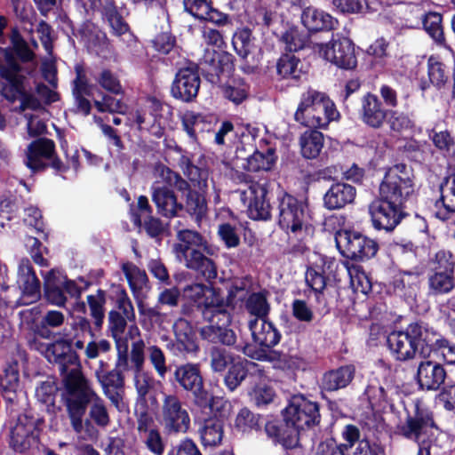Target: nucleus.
<instances>
[{
    "label": "nucleus",
    "mask_w": 455,
    "mask_h": 455,
    "mask_svg": "<svg viewBox=\"0 0 455 455\" xmlns=\"http://www.w3.org/2000/svg\"><path fill=\"white\" fill-rule=\"evenodd\" d=\"M71 342L65 339L49 344L35 342L31 347L58 367L68 393L66 405L71 426L76 433L80 434L84 430L83 418L87 405L96 395L80 371L79 359L71 347Z\"/></svg>",
    "instance_id": "obj_1"
},
{
    "label": "nucleus",
    "mask_w": 455,
    "mask_h": 455,
    "mask_svg": "<svg viewBox=\"0 0 455 455\" xmlns=\"http://www.w3.org/2000/svg\"><path fill=\"white\" fill-rule=\"evenodd\" d=\"M411 167L398 164L387 170L379 185V197L369 206L372 225L376 229L390 232L405 216V203L414 193Z\"/></svg>",
    "instance_id": "obj_2"
},
{
    "label": "nucleus",
    "mask_w": 455,
    "mask_h": 455,
    "mask_svg": "<svg viewBox=\"0 0 455 455\" xmlns=\"http://www.w3.org/2000/svg\"><path fill=\"white\" fill-rule=\"evenodd\" d=\"M203 319L209 323L200 330L201 337L209 342L221 344L226 347H233L237 351L251 356L249 346L236 345L237 336L234 330L229 328L232 323V307L230 302L214 290L205 296L200 306Z\"/></svg>",
    "instance_id": "obj_3"
},
{
    "label": "nucleus",
    "mask_w": 455,
    "mask_h": 455,
    "mask_svg": "<svg viewBox=\"0 0 455 455\" xmlns=\"http://www.w3.org/2000/svg\"><path fill=\"white\" fill-rule=\"evenodd\" d=\"M431 327L425 323H413L404 331H395L388 334L387 344L393 357L401 362L415 358H428V343Z\"/></svg>",
    "instance_id": "obj_4"
},
{
    "label": "nucleus",
    "mask_w": 455,
    "mask_h": 455,
    "mask_svg": "<svg viewBox=\"0 0 455 455\" xmlns=\"http://www.w3.org/2000/svg\"><path fill=\"white\" fill-rule=\"evenodd\" d=\"M7 66L1 71L0 93L9 101L20 100L19 111L31 109L45 114V109L33 93L28 92V77L12 54H6Z\"/></svg>",
    "instance_id": "obj_5"
},
{
    "label": "nucleus",
    "mask_w": 455,
    "mask_h": 455,
    "mask_svg": "<svg viewBox=\"0 0 455 455\" xmlns=\"http://www.w3.org/2000/svg\"><path fill=\"white\" fill-rule=\"evenodd\" d=\"M339 113L329 97L318 91L309 89L300 97L294 120L307 128H326L331 121L339 118Z\"/></svg>",
    "instance_id": "obj_6"
},
{
    "label": "nucleus",
    "mask_w": 455,
    "mask_h": 455,
    "mask_svg": "<svg viewBox=\"0 0 455 455\" xmlns=\"http://www.w3.org/2000/svg\"><path fill=\"white\" fill-rule=\"evenodd\" d=\"M175 382L183 390L191 393L194 403L201 408H212L214 397L204 388L200 366L197 363H184L177 366L173 372Z\"/></svg>",
    "instance_id": "obj_7"
},
{
    "label": "nucleus",
    "mask_w": 455,
    "mask_h": 455,
    "mask_svg": "<svg viewBox=\"0 0 455 455\" xmlns=\"http://www.w3.org/2000/svg\"><path fill=\"white\" fill-rule=\"evenodd\" d=\"M335 242L346 258L355 261L370 259L379 251V244L375 240L356 231L340 230L336 233Z\"/></svg>",
    "instance_id": "obj_8"
},
{
    "label": "nucleus",
    "mask_w": 455,
    "mask_h": 455,
    "mask_svg": "<svg viewBox=\"0 0 455 455\" xmlns=\"http://www.w3.org/2000/svg\"><path fill=\"white\" fill-rule=\"evenodd\" d=\"M435 429L436 425L432 413L416 404L413 414H409L397 427V433L418 445H423L430 443Z\"/></svg>",
    "instance_id": "obj_9"
},
{
    "label": "nucleus",
    "mask_w": 455,
    "mask_h": 455,
    "mask_svg": "<svg viewBox=\"0 0 455 455\" xmlns=\"http://www.w3.org/2000/svg\"><path fill=\"white\" fill-rule=\"evenodd\" d=\"M314 50L324 60L343 69H353L357 65L353 42L337 35L328 44H315Z\"/></svg>",
    "instance_id": "obj_10"
},
{
    "label": "nucleus",
    "mask_w": 455,
    "mask_h": 455,
    "mask_svg": "<svg viewBox=\"0 0 455 455\" xmlns=\"http://www.w3.org/2000/svg\"><path fill=\"white\" fill-rule=\"evenodd\" d=\"M160 422L168 434L186 433L190 427V417L176 395L163 397Z\"/></svg>",
    "instance_id": "obj_11"
},
{
    "label": "nucleus",
    "mask_w": 455,
    "mask_h": 455,
    "mask_svg": "<svg viewBox=\"0 0 455 455\" xmlns=\"http://www.w3.org/2000/svg\"><path fill=\"white\" fill-rule=\"evenodd\" d=\"M283 420L301 430L320 421L319 406L302 395L293 396L283 411Z\"/></svg>",
    "instance_id": "obj_12"
},
{
    "label": "nucleus",
    "mask_w": 455,
    "mask_h": 455,
    "mask_svg": "<svg viewBox=\"0 0 455 455\" xmlns=\"http://www.w3.org/2000/svg\"><path fill=\"white\" fill-rule=\"evenodd\" d=\"M240 199L247 208L248 215L252 220H267L271 217V206L267 199V190L265 185L251 182L246 189H238Z\"/></svg>",
    "instance_id": "obj_13"
},
{
    "label": "nucleus",
    "mask_w": 455,
    "mask_h": 455,
    "mask_svg": "<svg viewBox=\"0 0 455 455\" xmlns=\"http://www.w3.org/2000/svg\"><path fill=\"white\" fill-rule=\"evenodd\" d=\"M278 223L285 231L297 233L307 221L306 205L294 196L284 193L279 199Z\"/></svg>",
    "instance_id": "obj_14"
},
{
    "label": "nucleus",
    "mask_w": 455,
    "mask_h": 455,
    "mask_svg": "<svg viewBox=\"0 0 455 455\" xmlns=\"http://www.w3.org/2000/svg\"><path fill=\"white\" fill-rule=\"evenodd\" d=\"M200 68L210 83L220 84L222 77H228L233 69V56L226 52L208 49L200 61Z\"/></svg>",
    "instance_id": "obj_15"
},
{
    "label": "nucleus",
    "mask_w": 455,
    "mask_h": 455,
    "mask_svg": "<svg viewBox=\"0 0 455 455\" xmlns=\"http://www.w3.org/2000/svg\"><path fill=\"white\" fill-rule=\"evenodd\" d=\"M36 443L37 433L34 419L25 414L19 415L11 427L10 446L17 452H23Z\"/></svg>",
    "instance_id": "obj_16"
},
{
    "label": "nucleus",
    "mask_w": 455,
    "mask_h": 455,
    "mask_svg": "<svg viewBox=\"0 0 455 455\" xmlns=\"http://www.w3.org/2000/svg\"><path fill=\"white\" fill-rule=\"evenodd\" d=\"M447 371L444 366L429 358L422 359L417 368L416 381L425 391H437L444 384Z\"/></svg>",
    "instance_id": "obj_17"
},
{
    "label": "nucleus",
    "mask_w": 455,
    "mask_h": 455,
    "mask_svg": "<svg viewBox=\"0 0 455 455\" xmlns=\"http://www.w3.org/2000/svg\"><path fill=\"white\" fill-rule=\"evenodd\" d=\"M200 76L196 67L180 68L172 85V95L182 101L193 100L200 88Z\"/></svg>",
    "instance_id": "obj_18"
},
{
    "label": "nucleus",
    "mask_w": 455,
    "mask_h": 455,
    "mask_svg": "<svg viewBox=\"0 0 455 455\" xmlns=\"http://www.w3.org/2000/svg\"><path fill=\"white\" fill-rule=\"evenodd\" d=\"M107 363L100 361L99 368L95 370V376L100 383L106 396L112 403L119 408L122 402V393L124 387V375H122L116 369L106 370Z\"/></svg>",
    "instance_id": "obj_19"
},
{
    "label": "nucleus",
    "mask_w": 455,
    "mask_h": 455,
    "mask_svg": "<svg viewBox=\"0 0 455 455\" xmlns=\"http://www.w3.org/2000/svg\"><path fill=\"white\" fill-rule=\"evenodd\" d=\"M151 199L157 212L167 219L177 217L184 209L182 203L178 201L175 192L164 185L152 183L150 187Z\"/></svg>",
    "instance_id": "obj_20"
},
{
    "label": "nucleus",
    "mask_w": 455,
    "mask_h": 455,
    "mask_svg": "<svg viewBox=\"0 0 455 455\" xmlns=\"http://www.w3.org/2000/svg\"><path fill=\"white\" fill-rule=\"evenodd\" d=\"M98 11L112 35L120 37L130 33V26L124 20V6H117L115 0H98Z\"/></svg>",
    "instance_id": "obj_21"
},
{
    "label": "nucleus",
    "mask_w": 455,
    "mask_h": 455,
    "mask_svg": "<svg viewBox=\"0 0 455 455\" xmlns=\"http://www.w3.org/2000/svg\"><path fill=\"white\" fill-rule=\"evenodd\" d=\"M173 331L176 340L167 344V348L175 356L184 355H195L199 350V347L194 339L191 327L188 321L179 319L173 324Z\"/></svg>",
    "instance_id": "obj_22"
},
{
    "label": "nucleus",
    "mask_w": 455,
    "mask_h": 455,
    "mask_svg": "<svg viewBox=\"0 0 455 455\" xmlns=\"http://www.w3.org/2000/svg\"><path fill=\"white\" fill-rule=\"evenodd\" d=\"M54 149L55 145L52 140H36L28 146L24 164L33 172L43 170L52 158Z\"/></svg>",
    "instance_id": "obj_23"
},
{
    "label": "nucleus",
    "mask_w": 455,
    "mask_h": 455,
    "mask_svg": "<svg viewBox=\"0 0 455 455\" xmlns=\"http://www.w3.org/2000/svg\"><path fill=\"white\" fill-rule=\"evenodd\" d=\"M18 283L22 290V298L25 304L36 302L40 299V281L28 259H22L19 264Z\"/></svg>",
    "instance_id": "obj_24"
},
{
    "label": "nucleus",
    "mask_w": 455,
    "mask_h": 455,
    "mask_svg": "<svg viewBox=\"0 0 455 455\" xmlns=\"http://www.w3.org/2000/svg\"><path fill=\"white\" fill-rule=\"evenodd\" d=\"M389 109H385L378 96L368 92L362 99L361 118L370 127L380 128L388 115Z\"/></svg>",
    "instance_id": "obj_25"
},
{
    "label": "nucleus",
    "mask_w": 455,
    "mask_h": 455,
    "mask_svg": "<svg viewBox=\"0 0 455 455\" xmlns=\"http://www.w3.org/2000/svg\"><path fill=\"white\" fill-rule=\"evenodd\" d=\"M205 243L204 237L198 232L182 229L177 233V242L173 244V251L177 259L183 262L191 255H194L195 252H198Z\"/></svg>",
    "instance_id": "obj_26"
},
{
    "label": "nucleus",
    "mask_w": 455,
    "mask_h": 455,
    "mask_svg": "<svg viewBox=\"0 0 455 455\" xmlns=\"http://www.w3.org/2000/svg\"><path fill=\"white\" fill-rule=\"evenodd\" d=\"M248 327L251 332L254 342L267 348L276 346L281 339V333L275 326L270 323L258 318H251L248 322Z\"/></svg>",
    "instance_id": "obj_27"
},
{
    "label": "nucleus",
    "mask_w": 455,
    "mask_h": 455,
    "mask_svg": "<svg viewBox=\"0 0 455 455\" xmlns=\"http://www.w3.org/2000/svg\"><path fill=\"white\" fill-rule=\"evenodd\" d=\"M300 19L308 32L332 30L338 24V20L331 15L314 6L305 7Z\"/></svg>",
    "instance_id": "obj_28"
},
{
    "label": "nucleus",
    "mask_w": 455,
    "mask_h": 455,
    "mask_svg": "<svg viewBox=\"0 0 455 455\" xmlns=\"http://www.w3.org/2000/svg\"><path fill=\"white\" fill-rule=\"evenodd\" d=\"M355 188L347 183L332 184L323 196V205L328 210H339L354 202Z\"/></svg>",
    "instance_id": "obj_29"
},
{
    "label": "nucleus",
    "mask_w": 455,
    "mask_h": 455,
    "mask_svg": "<svg viewBox=\"0 0 455 455\" xmlns=\"http://www.w3.org/2000/svg\"><path fill=\"white\" fill-rule=\"evenodd\" d=\"M355 368L350 364L328 371L322 377L320 387L328 392L345 388L355 378Z\"/></svg>",
    "instance_id": "obj_30"
},
{
    "label": "nucleus",
    "mask_w": 455,
    "mask_h": 455,
    "mask_svg": "<svg viewBox=\"0 0 455 455\" xmlns=\"http://www.w3.org/2000/svg\"><path fill=\"white\" fill-rule=\"evenodd\" d=\"M162 111L163 107L158 102L153 104L152 111L149 113L138 111L136 113L135 121L140 129H146L155 137L161 138L164 131V124L161 114Z\"/></svg>",
    "instance_id": "obj_31"
},
{
    "label": "nucleus",
    "mask_w": 455,
    "mask_h": 455,
    "mask_svg": "<svg viewBox=\"0 0 455 455\" xmlns=\"http://www.w3.org/2000/svg\"><path fill=\"white\" fill-rule=\"evenodd\" d=\"M44 296L51 304L64 307L67 302L61 281V274L55 270L49 271L44 277Z\"/></svg>",
    "instance_id": "obj_32"
},
{
    "label": "nucleus",
    "mask_w": 455,
    "mask_h": 455,
    "mask_svg": "<svg viewBox=\"0 0 455 455\" xmlns=\"http://www.w3.org/2000/svg\"><path fill=\"white\" fill-rule=\"evenodd\" d=\"M20 386L19 370L17 363L9 364L0 374V390L9 403L17 400V391Z\"/></svg>",
    "instance_id": "obj_33"
},
{
    "label": "nucleus",
    "mask_w": 455,
    "mask_h": 455,
    "mask_svg": "<svg viewBox=\"0 0 455 455\" xmlns=\"http://www.w3.org/2000/svg\"><path fill=\"white\" fill-rule=\"evenodd\" d=\"M184 265L195 270L204 280L211 282L217 278V267L214 261L206 257L201 251L195 252L190 258L183 261Z\"/></svg>",
    "instance_id": "obj_34"
},
{
    "label": "nucleus",
    "mask_w": 455,
    "mask_h": 455,
    "mask_svg": "<svg viewBox=\"0 0 455 455\" xmlns=\"http://www.w3.org/2000/svg\"><path fill=\"white\" fill-rule=\"evenodd\" d=\"M199 434L204 446L215 447L220 445L224 436L222 420L217 418L205 419L199 429Z\"/></svg>",
    "instance_id": "obj_35"
},
{
    "label": "nucleus",
    "mask_w": 455,
    "mask_h": 455,
    "mask_svg": "<svg viewBox=\"0 0 455 455\" xmlns=\"http://www.w3.org/2000/svg\"><path fill=\"white\" fill-rule=\"evenodd\" d=\"M300 151L307 159L316 158L323 147V135L316 129L311 128L299 137Z\"/></svg>",
    "instance_id": "obj_36"
},
{
    "label": "nucleus",
    "mask_w": 455,
    "mask_h": 455,
    "mask_svg": "<svg viewBox=\"0 0 455 455\" xmlns=\"http://www.w3.org/2000/svg\"><path fill=\"white\" fill-rule=\"evenodd\" d=\"M428 343V358L432 352L440 353L444 362L455 365V344L431 328Z\"/></svg>",
    "instance_id": "obj_37"
},
{
    "label": "nucleus",
    "mask_w": 455,
    "mask_h": 455,
    "mask_svg": "<svg viewBox=\"0 0 455 455\" xmlns=\"http://www.w3.org/2000/svg\"><path fill=\"white\" fill-rule=\"evenodd\" d=\"M428 292L433 296L447 294L455 287L454 274L430 272L427 276Z\"/></svg>",
    "instance_id": "obj_38"
},
{
    "label": "nucleus",
    "mask_w": 455,
    "mask_h": 455,
    "mask_svg": "<svg viewBox=\"0 0 455 455\" xmlns=\"http://www.w3.org/2000/svg\"><path fill=\"white\" fill-rule=\"evenodd\" d=\"M244 159L243 167L249 172L269 171L275 162V149L267 148L265 153L254 151Z\"/></svg>",
    "instance_id": "obj_39"
},
{
    "label": "nucleus",
    "mask_w": 455,
    "mask_h": 455,
    "mask_svg": "<svg viewBox=\"0 0 455 455\" xmlns=\"http://www.w3.org/2000/svg\"><path fill=\"white\" fill-rule=\"evenodd\" d=\"M122 270L133 295L139 297L141 291L147 286L148 281L146 272L130 262L123 264Z\"/></svg>",
    "instance_id": "obj_40"
},
{
    "label": "nucleus",
    "mask_w": 455,
    "mask_h": 455,
    "mask_svg": "<svg viewBox=\"0 0 455 455\" xmlns=\"http://www.w3.org/2000/svg\"><path fill=\"white\" fill-rule=\"evenodd\" d=\"M244 308L251 316L260 321L267 316L270 311V305L264 293L253 292L246 299Z\"/></svg>",
    "instance_id": "obj_41"
},
{
    "label": "nucleus",
    "mask_w": 455,
    "mask_h": 455,
    "mask_svg": "<svg viewBox=\"0 0 455 455\" xmlns=\"http://www.w3.org/2000/svg\"><path fill=\"white\" fill-rule=\"evenodd\" d=\"M208 356L210 366L214 372H223L237 358L226 348L213 345L209 348Z\"/></svg>",
    "instance_id": "obj_42"
},
{
    "label": "nucleus",
    "mask_w": 455,
    "mask_h": 455,
    "mask_svg": "<svg viewBox=\"0 0 455 455\" xmlns=\"http://www.w3.org/2000/svg\"><path fill=\"white\" fill-rule=\"evenodd\" d=\"M443 17L438 12H430L422 18L423 28L429 36L439 45L445 44V36L442 25Z\"/></svg>",
    "instance_id": "obj_43"
},
{
    "label": "nucleus",
    "mask_w": 455,
    "mask_h": 455,
    "mask_svg": "<svg viewBox=\"0 0 455 455\" xmlns=\"http://www.w3.org/2000/svg\"><path fill=\"white\" fill-rule=\"evenodd\" d=\"M300 60L294 54H283L276 63L277 74L284 79H299L301 74Z\"/></svg>",
    "instance_id": "obj_44"
},
{
    "label": "nucleus",
    "mask_w": 455,
    "mask_h": 455,
    "mask_svg": "<svg viewBox=\"0 0 455 455\" xmlns=\"http://www.w3.org/2000/svg\"><path fill=\"white\" fill-rule=\"evenodd\" d=\"M247 363V360L238 357L230 364L224 379L225 385L230 391L235 390L246 378Z\"/></svg>",
    "instance_id": "obj_45"
},
{
    "label": "nucleus",
    "mask_w": 455,
    "mask_h": 455,
    "mask_svg": "<svg viewBox=\"0 0 455 455\" xmlns=\"http://www.w3.org/2000/svg\"><path fill=\"white\" fill-rule=\"evenodd\" d=\"M90 308V315L93 319L97 329L101 328L105 318L106 293L103 290H97L95 294H90L86 298Z\"/></svg>",
    "instance_id": "obj_46"
},
{
    "label": "nucleus",
    "mask_w": 455,
    "mask_h": 455,
    "mask_svg": "<svg viewBox=\"0 0 455 455\" xmlns=\"http://www.w3.org/2000/svg\"><path fill=\"white\" fill-rule=\"evenodd\" d=\"M364 395L373 410L384 409L389 403L387 391L377 380H372L368 384Z\"/></svg>",
    "instance_id": "obj_47"
},
{
    "label": "nucleus",
    "mask_w": 455,
    "mask_h": 455,
    "mask_svg": "<svg viewBox=\"0 0 455 455\" xmlns=\"http://www.w3.org/2000/svg\"><path fill=\"white\" fill-rule=\"evenodd\" d=\"M386 120L390 131L396 134L403 135L414 127V122L409 115L397 110L389 109Z\"/></svg>",
    "instance_id": "obj_48"
},
{
    "label": "nucleus",
    "mask_w": 455,
    "mask_h": 455,
    "mask_svg": "<svg viewBox=\"0 0 455 455\" xmlns=\"http://www.w3.org/2000/svg\"><path fill=\"white\" fill-rule=\"evenodd\" d=\"M134 387L140 398L146 396L156 388L160 382L156 380L151 371L144 369L135 371L133 375Z\"/></svg>",
    "instance_id": "obj_49"
},
{
    "label": "nucleus",
    "mask_w": 455,
    "mask_h": 455,
    "mask_svg": "<svg viewBox=\"0 0 455 455\" xmlns=\"http://www.w3.org/2000/svg\"><path fill=\"white\" fill-rule=\"evenodd\" d=\"M281 41L284 44L286 51L293 52L306 47L308 43V36L298 28L293 27L282 35Z\"/></svg>",
    "instance_id": "obj_50"
},
{
    "label": "nucleus",
    "mask_w": 455,
    "mask_h": 455,
    "mask_svg": "<svg viewBox=\"0 0 455 455\" xmlns=\"http://www.w3.org/2000/svg\"><path fill=\"white\" fill-rule=\"evenodd\" d=\"M146 355L157 376L164 379L168 372L164 351L156 345H148L146 348Z\"/></svg>",
    "instance_id": "obj_51"
},
{
    "label": "nucleus",
    "mask_w": 455,
    "mask_h": 455,
    "mask_svg": "<svg viewBox=\"0 0 455 455\" xmlns=\"http://www.w3.org/2000/svg\"><path fill=\"white\" fill-rule=\"evenodd\" d=\"M113 299L116 307L122 315H124L130 322L135 320V312L132 303L126 292L121 286L113 287Z\"/></svg>",
    "instance_id": "obj_52"
},
{
    "label": "nucleus",
    "mask_w": 455,
    "mask_h": 455,
    "mask_svg": "<svg viewBox=\"0 0 455 455\" xmlns=\"http://www.w3.org/2000/svg\"><path fill=\"white\" fill-rule=\"evenodd\" d=\"M260 416L247 408L239 411L235 417V427L241 432H250L259 428Z\"/></svg>",
    "instance_id": "obj_53"
},
{
    "label": "nucleus",
    "mask_w": 455,
    "mask_h": 455,
    "mask_svg": "<svg viewBox=\"0 0 455 455\" xmlns=\"http://www.w3.org/2000/svg\"><path fill=\"white\" fill-rule=\"evenodd\" d=\"M441 201L448 212H455V172L447 176L440 185Z\"/></svg>",
    "instance_id": "obj_54"
},
{
    "label": "nucleus",
    "mask_w": 455,
    "mask_h": 455,
    "mask_svg": "<svg viewBox=\"0 0 455 455\" xmlns=\"http://www.w3.org/2000/svg\"><path fill=\"white\" fill-rule=\"evenodd\" d=\"M65 315L59 310H48L40 321V332L44 338L49 337L50 329L60 327L65 322Z\"/></svg>",
    "instance_id": "obj_55"
},
{
    "label": "nucleus",
    "mask_w": 455,
    "mask_h": 455,
    "mask_svg": "<svg viewBox=\"0 0 455 455\" xmlns=\"http://www.w3.org/2000/svg\"><path fill=\"white\" fill-rule=\"evenodd\" d=\"M108 331L110 332L111 337L116 341H119L127 327V322H130L128 318L124 315H122L117 310H111L108 313Z\"/></svg>",
    "instance_id": "obj_56"
},
{
    "label": "nucleus",
    "mask_w": 455,
    "mask_h": 455,
    "mask_svg": "<svg viewBox=\"0 0 455 455\" xmlns=\"http://www.w3.org/2000/svg\"><path fill=\"white\" fill-rule=\"evenodd\" d=\"M430 138L434 145L446 156H455V141L448 131H433Z\"/></svg>",
    "instance_id": "obj_57"
},
{
    "label": "nucleus",
    "mask_w": 455,
    "mask_h": 455,
    "mask_svg": "<svg viewBox=\"0 0 455 455\" xmlns=\"http://www.w3.org/2000/svg\"><path fill=\"white\" fill-rule=\"evenodd\" d=\"M448 69L437 59H428V76L430 82L436 87L443 86L448 80Z\"/></svg>",
    "instance_id": "obj_58"
},
{
    "label": "nucleus",
    "mask_w": 455,
    "mask_h": 455,
    "mask_svg": "<svg viewBox=\"0 0 455 455\" xmlns=\"http://www.w3.org/2000/svg\"><path fill=\"white\" fill-rule=\"evenodd\" d=\"M185 208L190 215L195 216L198 220L205 213L206 204L198 192L189 191L186 195Z\"/></svg>",
    "instance_id": "obj_59"
},
{
    "label": "nucleus",
    "mask_w": 455,
    "mask_h": 455,
    "mask_svg": "<svg viewBox=\"0 0 455 455\" xmlns=\"http://www.w3.org/2000/svg\"><path fill=\"white\" fill-rule=\"evenodd\" d=\"M141 440L147 449L154 455H163L165 450V443L162 437L160 431L154 428L143 435Z\"/></svg>",
    "instance_id": "obj_60"
},
{
    "label": "nucleus",
    "mask_w": 455,
    "mask_h": 455,
    "mask_svg": "<svg viewBox=\"0 0 455 455\" xmlns=\"http://www.w3.org/2000/svg\"><path fill=\"white\" fill-rule=\"evenodd\" d=\"M57 391L58 387L53 381H44L36 388V397L49 408L54 406Z\"/></svg>",
    "instance_id": "obj_61"
},
{
    "label": "nucleus",
    "mask_w": 455,
    "mask_h": 455,
    "mask_svg": "<svg viewBox=\"0 0 455 455\" xmlns=\"http://www.w3.org/2000/svg\"><path fill=\"white\" fill-rule=\"evenodd\" d=\"M333 5L341 12L360 13L365 10H376L367 0H332Z\"/></svg>",
    "instance_id": "obj_62"
},
{
    "label": "nucleus",
    "mask_w": 455,
    "mask_h": 455,
    "mask_svg": "<svg viewBox=\"0 0 455 455\" xmlns=\"http://www.w3.org/2000/svg\"><path fill=\"white\" fill-rule=\"evenodd\" d=\"M300 428L291 426L284 421L277 443L285 449H293L299 444V432Z\"/></svg>",
    "instance_id": "obj_63"
},
{
    "label": "nucleus",
    "mask_w": 455,
    "mask_h": 455,
    "mask_svg": "<svg viewBox=\"0 0 455 455\" xmlns=\"http://www.w3.org/2000/svg\"><path fill=\"white\" fill-rule=\"evenodd\" d=\"M351 449L347 455H379L382 451V448L376 443L360 438Z\"/></svg>",
    "instance_id": "obj_64"
}]
</instances>
